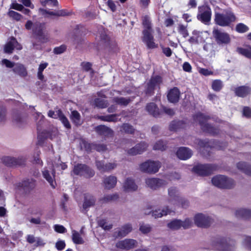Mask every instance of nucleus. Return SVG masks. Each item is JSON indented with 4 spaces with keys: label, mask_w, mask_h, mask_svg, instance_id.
Masks as SVG:
<instances>
[{
    "label": "nucleus",
    "mask_w": 251,
    "mask_h": 251,
    "mask_svg": "<svg viewBox=\"0 0 251 251\" xmlns=\"http://www.w3.org/2000/svg\"><path fill=\"white\" fill-rule=\"evenodd\" d=\"M144 29L142 31V41L146 44L148 49H154L158 47V45L154 42L153 35V30L151 28V23L148 17H144L143 20Z\"/></svg>",
    "instance_id": "obj_1"
},
{
    "label": "nucleus",
    "mask_w": 251,
    "mask_h": 251,
    "mask_svg": "<svg viewBox=\"0 0 251 251\" xmlns=\"http://www.w3.org/2000/svg\"><path fill=\"white\" fill-rule=\"evenodd\" d=\"M193 119L195 121H199L201 129L203 132L208 133L212 136H216L219 134L220 130L218 128L206 123L210 119L209 116L198 112L193 116Z\"/></svg>",
    "instance_id": "obj_2"
},
{
    "label": "nucleus",
    "mask_w": 251,
    "mask_h": 251,
    "mask_svg": "<svg viewBox=\"0 0 251 251\" xmlns=\"http://www.w3.org/2000/svg\"><path fill=\"white\" fill-rule=\"evenodd\" d=\"M46 29L45 23L36 22L32 27V33L34 38L42 43H46L49 41L48 34L46 33Z\"/></svg>",
    "instance_id": "obj_3"
},
{
    "label": "nucleus",
    "mask_w": 251,
    "mask_h": 251,
    "mask_svg": "<svg viewBox=\"0 0 251 251\" xmlns=\"http://www.w3.org/2000/svg\"><path fill=\"white\" fill-rule=\"evenodd\" d=\"M218 169L219 166L215 164H198L193 167L192 171L198 176H205L212 175Z\"/></svg>",
    "instance_id": "obj_4"
},
{
    "label": "nucleus",
    "mask_w": 251,
    "mask_h": 251,
    "mask_svg": "<svg viewBox=\"0 0 251 251\" xmlns=\"http://www.w3.org/2000/svg\"><path fill=\"white\" fill-rule=\"evenodd\" d=\"M212 184L221 189H232L235 185L234 181L223 175H217L214 176L212 179Z\"/></svg>",
    "instance_id": "obj_5"
},
{
    "label": "nucleus",
    "mask_w": 251,
    "mask_h": 251,
    "mask_svg": "<svg viewBox=\"0 0 251 251\" xmlns=\"http://www.w3.org/2000/svg\"><path fill=\"white\" fill-rule=\"evenodd\" d=\"M163 83V78L159 75L151 76L147 82L145 90V93L149 96H152L154 94L155 89L159 90L160 85Z\"/></svg>",
    "instance_id": "obj_6"
},
{
    "label": "nucleus",
    "mask_w": 251,
    "mask_h": 251,
    "mask_svg": "<svg viewBox=\"0 0 251 251\" xmlns=\"http://www.w3.org/2000/svg\"><path fill=\"white\" fill-rule=\"evenodd\" d=\"M229 240V239L217 235L212 237L211 246L214 250L230 251L231 247L228 242Z\"/></svg>",
    "instance_id": "obj_7"
},
{
    "label": "nucleus",
    "mask_w": 251,
    "mask_h": 251,
    "mask_svg": "<svg viewBox=\"0 0 251 251\" xmlns=\"http://www.w3.org/2000/svg\"><path fill=\"white\" fill-rule=\"evenodd\" d=\"M73 171L75 175L82 176L87 178L92 177L95 174L93 169L89 166L81 163L75 165Z\"/></svg>",
    "instance_id": "obj_8"
},
{
    "label": "nucleus",
    "mask_w": 251,
    "mask_h": 251,
    "mask_svg": "<svg viewBox=\"0 0 251 251\" xmlns=\"http://www.w3.org/2000/svg\"><path fill=\"white\" fill-rule=\"evenodd\" d=\"M100 42L104 46L109 47V51L113 53L119 52L120 49L117 42L115 40H111L106 34L105 31H103L100 34Z\"/></svg>",
    "instance_id": "obj_9"
},
{
    "label": "nucleus",
    "mask_w": 251,
    "mask_h": 251,
    "mask_svg": "<svg viewBox=\"0 0 251 251\" xmlns=\"http://www.w3.org/2000/svg\"><path fill=\"white\" fill-rule=\"evenodd\" d=\"M160 167L161 163L159 161L150 160L142 163L140 165V168L142 172L149 174L156 173Z\"/></svg>",
    "instance_id": "obj_10"
},
{
    "label": "nucleus",
    "mask_w": 251,
    "mask_h": 251,
    "mask_svg": "<svg viewBox=\"0 0 251 251\" xmlns=\"http://www.w3.org/2000/svg\"><path fill=\"white\" fill-rule=\"evenodd\" d=\"M213 36L216 42L219 45L227 44L230 42L229 35L225 32H223L218 28H214L212 31Z\"/></svg>",
    "instance_id": "obj_11"
},
{
    "label": "nucleus",
    "mask_w": 251,
    "mask_h": 251,
    "mask_svg": "<svg viewBox=\"0 0 251 251\" xmlns=\"http://www.w3.org/2000/svg\"><path fill=\"white\" fill-rule=\"evenodd\" d=\"M3 163L8 167H13L22 166L25 165L26 160L23 157L15 158L10 156H5L2 159Z\"/></svg>",
    "instance_id": "obj_12"
},
{
    "label": "nucleus",
    "mask_w": 251,
    "mask_h": 251,
    "mask_svg": "<svg viewBox=\"0 0 251 251\" xmlns=\"http://www.w3.org/2000/svg\"><path fill=\"white\" fill-rule=\"evenodd\" d=\"M194 222L198 227L207 228L210 226L212 220L209 216H206L202 213H198L195 216Z\"/></svg>",
    "instance_id": "obj_13"
},
{
    "label": "nucleus",
    "mask_w": 251,
    "mask_h": 251,
    "mask_svg": "<svg viewBox=\"0 0 251 251\" xmlns=\"http://www.w3.org/2000/svg\"><path fill=\"white\" fill-rule=\"evenodd\" d=\"M137 244V242L134 239H126L118 241L116 244V247L122 250L128 251L135 247Z\"/></svg>",
    "instance_id": "obj_14"
},
{
    "label": "nucleus",
    "mask_w": 251,
    "mask_h": 251,
    "mask_svg": "<svg viewBox=\"0 0 251 251\" xmlns=\"http://www.w3.org/2000/svg\"><path fill=\"white\" fill-rule=\"evenodd\" d=\"M147 185L152 190H157L167 184V182L158 178H148L145 181Z\"/></svg>",
    "instance_id": "obj_15"
},
{
    "label": "nucleus",
    "mask_w": 251,
    "mask_h": 251,
    "mask_svg": "<svg viewBox=\"0 0 251 251\" xmlns=\"http://www.w3.org/2000/svg\"><path fill=\"white\" fill-rule=\"evenodd\" d=\"M35 180L33 178H27L17 184V186L22 188L25 192H30L35 187Z\"/></svg>",
    "instance_id": "obj_16"
},
{
    "label": "nucleus",
    "mask_w": 251,
    "mask_h": 251,
    "mask_svg": "<svg viewBox=\"0 0 251 251\" xmlns=\"http://www.w3.org/2000/svg\"><path fill=\"white\" fill-rule=\"evenodd\" d=\"M235 95L244 98L251 95V87L248 85H242L235 87L233 90Z\"/></svg>",
    "instance_id": "obj_17"
},
{
    "label": "nucleus",
    "mask_w": 251,
    "mask_h": 251,
    "mask_svg": "<svg viewBox=\"0 0 251 251\" xmlns=\"http://www.w3.org/2000/svg\"><path fill=\"white\" fill-rule=\"evenodd\" d=\"M180 94L179 89L176 87H174L168 91L167 95V99L171 103H176L180 100Z\"/></svg>",
    "instance_id": "obj_18"
},
{
    "label": "nucleus",
    "mask_w": 251,
    "mask_h": 251,
    "mask_svg": "<svg viewBox=\"0 0 251 251\" xmlns=\"http://www.w3.org/2000/svg\"><path fill=\"white\" fill-rule=\"evenodd\" d=\"M148 145L145 142H141L136 144L134 147L127 151V153L131 155L140 154L145 151Z\"/></svg>",
    "instance_id": "obj_19"
},
{
    "label": "nucleus",
    "mask_w": 251,
    "mask_h": 251,
    "mask_svg": "<svg viewBox=\"0 0 251 251\" xmlns=\"http://www.w3.org/2000/svg\"><path fill=\"white\" fill-rule=\"evenodd\" d=\"M192 151L186 147H180L176 152L177 157L181 159L185 160L190 158L192 155Z\"/></svg>",
    "instance_id": "obj_20"
},
{
    "label": "nucleus",
    "mask_w": 251,
    "mask_h": 251,
    "mask_svg": "<svg viewBox=\"0 0 251 251\" xmlns=\"http://www.w3.org/2000/svg\"><path fill=\"white\" fill-rule=\"evenodd\" d=\"M236 17H215V22L216 24L221 26H228L234 22Z\"/></svg>",
    "instance_id": "obj_21"
},
{
    "label": "nucleus",
    "mask_w": 251,
    "mask_h": 251,
    "mask_svg": "<svg viewBox=\"0 0 251 251\" xmlns=\"http://www.w3.org/2000/svg\"><path fill=\"white\" fill-rule=\"evenodd\" d=\"M132 230V227L131 224H127L120 228L118 231H116L114 233V236L116 238L123 237L126 236Z\"/></svg>",
    "instance_id": "obj_22"
},
{
    "label": "nucleus",
    "mask_w": 251,
    "mask_h": 251,
    "mask_svg": "<svg viewBox=\"0 0 251 251\" xmlns=\"http://www.w3.org/2000/svg\"><path fill=\"white\" fill-rule=\"evenodd\" d=\"M97 133L105 137L112 136L113 135V131L110 127L105 125H99L95 127Z\"/></svg>",
    "instance_id": "obj_23"
},
{
    "label": "nucleus",
    "mask_w": 251,
    "mask_h": 251,
    "mask_svg": "<svg viewBox=\"0 0 251 251\" xmlns=\"http://www.w3.org/2000/svg\"><path fill=\"white\" fill-rule=\"evenodd\" d=\"M96 165L97 169L101 172H108L116 167L115 163H108L104 164L102 161H96Z\"/></svg>",
    "instance_id": "obj_24"
},
{
    "label": "nucleus",
    "mask_w": 251,
    "mask_h": 251,
    "mask_svg": "<svg viewBox=\"0 0 251 251\" xmlns=\"http://www.w3.org/2000/svg\"><path fill=\"white\" fill-rule=\"evenodd\" d=\"M96 199L95 197L91 194L86 193L84 195V201L83 208L86 210L87 208L94 206L95 204Z\"/></svg>",
    "instance_id": "obj_25"
},
{
    "label": "nucleus",
    "mask_w": 251,
    "mask_h": 251,
    "mask_svg": "<svg viewBox=\"0 0 251 251\" xmlns=\"http://www.w3.org/2000/svg\"><path fill=\"white\" fill-rule=\"evenodd\" d=\"M16 44H18L16 39L14 37L10 38V41H8L4 47V52L6 53L11 54L13 52Z\"/></svg>",
    "instance_id": "obj_26"
},
{
    "label": "nucleus",
    "mask_w": 251,
    "mask_h": 251,
    "mask_svg": "<svg viewBox=\"0 0 251 251\" xmlns=\"http://www.w3.org/2000/svg\"><path fill=\"white\" fill-rule=\"evenodd\" d=\"M146 110L154 117H158L160 115V112L157 105L154 102L148 103L146 106Z\"/></svg>",
    "instance_id": "obj_27"
},
{
    "label": "nucleus",
    "mask_w": 251,
    "mask_h": 251,
    "mask_svg": "<svg viewBox=\"0 0 251 251\" xmlns=\"http://www.w3.org/2000/svg\"><path fill=\"white\" fill-rule=\"evenodd\" d=\"M52 174L53 175V178L51 176L50 174V172L48 170H45L42 172V174H43V176L44 178H45L46 180L50 183L51 187L53 189H54L55 188V186L56 185V182L54 180V174H55L54 170H52Z\"/></svg>",
    "instance_id": "obj_28"
},
{
    "label": "nucleus",
    "mask_w": 251,
    "mask_h": 251,
    "mask_svg": "<svg viewBox=\"0 0 251 251\" xmlns=\"http://www.w3.org/2000/svg\"><path fill=\"white\" fill-rule=\"evenodd\" d=\"M186 123L182 120L173 121L169 125V130L170 131H176L181 128L185 127Z\"/></svg>",
    "instance_id": "obj_29"
},
{
    "label": "nucleus",
    "mask_w": 251,
    "mask_h": 251,
    "mask_svg": "<svg viewBox=\"0 0 251 251\" xmlns=\"http://www.w3.org/2000/svg\"><path fill=\"white\" fill-rule=\"evenodd\" d=\"M124 188L126 191H134L137 189L138 186L133 179L127 178L124 183Z\"/></svg>",
    "instance_id": "obj_30"
},
{
    "label": "nucleus",
    "mask_w": 251,
    "mask_h": 251,
    "mask_svg": "<svg viewBox=\"0 0 251 251\" xmlns=\"http://www.w3.org/2000/svg\"><path fill=\"white\" fill-rule=\"evenodd\" d=\"M70 119L75 126L78 127L81 125V116L77 110H73L71 112L70 116Z\"/></svg>",
    "instance_id": "obj_31"
},
{
    "label": "nucleus",
    "mask_w": 251,
    "mask_h": 251,
    "mask_svg": "<svg viewBox=\"0 0 251 251\" xmlns=\"http://www.w3.org/2000/svg\"><path fill=\"white\" fill-rule=\"evenodd\" d=\"M235 216L237 218L249 219L251 218V210L244 208L238 209L235 212Z\"/></svg>",
    "instance_id": "obj_32"
},
{
    "label": "nucleus",
    "mask_w": 251,
    "mask_h": 251,
    "mask_svg": "<svg viewBox=\"0 0 251 251\" xmlns=\"http://www.w3.org/2000/svg\"><path fill=\"white\" fill-rule=\"evenodd\" d=\"M12 71L15 74H17L22 77H25L27 75L26 68L21 64H17L15 65Z\"/></svg>",
    "instance_id": "obj_33"
},
{
    "label": "nucleus",
    "mask_w": 251,
    "mask_h": 251,
    "mask_svg": "<svg viewBox=\"0 0 251 251\" xmlns=\"http://www.w3.org/2000/svg\"><path fill=\"white\" fill-rule=\"evenodd\" d=\"M237 168L246 175L251 176V165L245 162H239L237 164Z\"/></svg>",
    "instance_id": "obj_34"
},
{
    "label": "nucleus",
    "mask_w": 251,
    "mask_h": 251,
    "mask_svg": "<svg viewBox=\"0 0 251 251\" xmlns=\"http://www.w3.org/2000/svg\"><path fill=\"white\" fill-rule=\"evenodd\" d=\"M120 131L127 134H134L135 129L133 126L128 123H124L120 126Z\"/></svg>",
    "instance_id": "obj_35"
},
{
    "label": "nucleus",
    "mask_w": 251,
    "mask_h": 251,
    "mask_svg": "<svg viewBox=\"0 0 251 251\" xmlns=\"http://www.w3.org/2000/svg\"><path fill=\"white\" fill-rule=\"evenodd\" d=\"M106 188L110 189L115 187L117 183V177L114 176H109L105 177L103 181Z\"/></svg>",
    "instance_id": "obj_36"
},
{
    "label": "nucleus",
    "mask_w": 251,
    "mask_h": 251,
    "mask_svg": "<svg viewBox=\"0 0 251 251\" xmlns=\"http://www.w3.org/2000/svg\"><path fill=\"white\" fill-rule=\"evenodd\" d=\"M172 211L169 208L168 206L165 207L161 211L160 209L155 210L152 211V216L155 218H160L163 216H166L168 214H170Z\"/></svg>",
    "instance_id": "obj_37"
},
{
    "label": "nucleus",
    "mask_w": 251,
    "mask_h": 251,
    "mask_svg": "<svg viewBox=\"0 0 251 251\" xmlns=\"http://www.w3.org/2000/svg\"><path fill=\"white\" fill-rule=\"evenodd\" d=\"M50 135V132L47 130H44L41 132L38 133L37 143V145L39 146H43L45 141L48 138Z\"/></svg>",
    "instance_id": "obj_38"
},
{
    "label": "nucleus",
    "mask_w": 251,
    "mask_h": 251,
    "mask_svg": "<svg viewBox=\"0 0 251 251\" xmlns=\"http://www.w3.org/2000/svg\"><path fill=\"white\" fill-rule=\"evenodd\" d=\"M237 52L245 57L251 59V46H247L246 48L239 47L237 49Z\"/></svg>",
    "instance_id": "obj_39"
},
{
    "label": "nucleus",
    "mask_w": 251,
    "mask_h": 251,
    "mask_svg": "<svg viewBox=\"0 0 251 251\" xmlns=\"http://www.w3.org/2000/svg\"><path fill=\"white\" fill-rule=\"evenodd\" d=\"M113 101L117 104L121 106H127L131 101L129 98H126L124 97H114L113 98Z\"/></svg>",
    "instance_id": "obj_40"
},
{
    "label": "nucleus",
    "mask_w": 251,
    "mask_h": 251,
    "mask_svg": "<svg viewBox=\"0 0 251 251\" xmlns=\"http://www.w3.org/2000/svg\"><path fill=\"white\" fill-rule=\"evenodd\" d=\"M50 16H69L70 15L75 14V13L73 12L72 10H68L66 9H62L60 10L56 11L55 12H48L47 13Z\"/></svg>",
    "instance_id": "obj_41"
},
{
    "label": "nucleus",
    "mask_w": 251,
    "mask_h": 251,
    "mask_svg": "<svg viewBox=\"0 0 251 251\" xmlns=\"http://www.w3.org/2000/svg\"><path fill=\"white\" fill-rule=\"evenodd\" d=\"M198 145L201 148L211 149L213 146L211 144V141L208 139H198L197 141Z\"/></svg>",
    "instance_id": "obj_42"
},
{
    "label": "nucleus",
    "mask_w": 251,
    "mask_h": 251,
    "mask_svg": "<svg viewBox=\"0 0 251 251\" xmlns=\"http://www.w3.org/2000/svg\"><path fill=\"white\" fill-rule=\"evenodd\" d=\"M199 13L198 16H211V9L206 5L199 7Z\"/></svg>",
    "instance_id": "obj_43"
},
{
    "label": "nucleus",
    "mask_w": 251,
    "mask_h": 251,
    "mask_svg": "<svg viewBox=\"0 0 251 251\" xmlns=\"http://www.w3.org/2000/svg\"><path fill=\"white\" fill-rule=\"evenodd\" d=\"M169 197L175 201H178L180 198L178 192L176 187H172L168 189Z\"/></svg>",
    "instance_id": "obj_44"
},
{
    "label": "nucleus",
    "mask_w": 251,
    "mask_h": 251,
    "mask_svg": "<svg viewBox=\"0 0 251 251\" xmlns=\"http://www.w3.org/2000/svg\"><path fill=\"white\" fill-rule=\"evenodd\" d=\"M181 220L175 219L167 224V226L172 230H178L181 227Z\"/></svg>",
    "instance_id": "obj_45"
},
{
    "label": "nucleus",
    "mask_w": 251,
    "mask_h": 251,
    "mask_svg": "<svg viewBox=\"0 0 251 251\" xmlns=\"http://www.w3.org/2000/svg\"><path fill=\"white\" fill-rule=\"evenodd\" d=\"M72 240L73 242L76 244H82L84 243V241L78 232L75 230L72 231Z\"/></svg>",
    "instance_id": "obj_46"
},
{
    "label": "nucleus",
    "mask_w": 251,
    "mask_h": 251,
    "mask_svg": "<svg viewBox=\"0 0 251 251\" xmlns=\"http://www.w3.org/2000/svg\"><path fill=\"white\" fill-rule=\"evenodd\" d=\"M95 105L99 108H105L108 106V101L106 100L100 98H96L94 100Z\"/></svg>",
    "instance_id": "obj_47"
},
{
    "label": "nucleus",
    "mask_w": 251,
    "mask_h": 251,
    "mask_svg": "<svg viewBox=\"0 0 251 251\" xmlns=\"http://www.w3.org/2000/svg\"><path fill=\"white\" fill-rule=\"evenodd\" d=\"M167 142H164L162 140H159L155 143L153 146V149L154 150L164 151L166 150L167 148Z\"/></svg>",
    "instance_id": "obj_48"
},
{
    "label": "nucleus",
    "mask_w": 251,
    "mask_h": 251,
    "mask_svg": "<svg viewBox=\"0 0 251 251\" xmlns=\"http://www.w3.org/2000/svg\"><path fill=\"white\" fill-rule=\"evenodd\" d=\"M117 116V114L107 115L105 116H100L98 117V119L104 122H116L117 121V119L116 118Z\"/></svg>",
    "instance_id": "obj_49"
},
{
    "label": "nucleus",
    "mask_w": 251,
    "mask_h": 251,
    "mask_svg": "<svg viewBox=\"0 0 251 251\" xmlns=\"http://www.w3.org/2000/svg\"><path fill=\"white\" fill-rule=\"evenodd\" d=\"M211 87L214 91L219 92L223 87V82L220 79L214 80L212 82Z\"/></svg>",
    "instance_id": "obj_50"
},
{
    "label": "nucleus",
    "mask_w": 251,
    "mask_h": 251,
    "mask_svg": "<svg viewBox=\"0 0 251 251\" xmlns=\"http://www.w3.org/2000/svg\"><path fill=\"white\" fill-rule=\"evenodd\" d=\"M118 198L119 196L117 194L106 195L101 199H100V201H102L103 203H107L112 201L116 200Z\"/></svg>",
    "instance_id": "obj_51"
},
{
    "label": "nucleus",
    "mask_w": 251,
    "mask_h": 251,
    "mask_svg": "<svg viewBox=\"0 0 251 251\" xmlns=\"http://www.w3.org/2000/svg\"><path fill=\"white\" fill-rule=\"evenodd\" d=\"M192 34L193 36L188 39V42L191 44H198L199 43V38L200 37L199 32L194 30L192 32Z\"/></svg>",
    "instance_id": "obj_52"
},
{
    "label": "nucleus",
    "mask_w": 251,
    "mask_h": 251,
    "mask_svg": "<svg viewBox=\"0 0 251 251\" xmlns=\"http://www.w3.org/2000/svg\"><path fill=\"white\" fill-rule=\"evenodd\" d=\"M178 33L181 34L184 38L187 37L189 35L188 31L186 28V26L182 24H179L177 27Z\"/></svg>",
    "instance_id": "obj_53"
},
{
    "label": "nucleus",
    "mask_w": 251,
    "mask_h": 251,
    "mask_svg": "<svg viewBox=\"0 0 251 251\" xmlns=\"http://www.w3.org/2000/svg\"><path fill=\"white\" fill-rule=\"evenodd\" d=\"M98 226L104 230H110L112 228V225H107L105 219H100L98 221Z\"/></svg>",
    "instance_id": "obj_54"
},
{
    "label": "nucleus",
    "mask_w": 251,
    "mask_h": 251,
    "mask_svg": "<svg viewBox=\"0 0 251 251\" xmlns=\"http://www.w3.org/2000/svg\"><path fill=\"white\" fill-rule=\"evenodd\" d=\"M249 30V28L243 23L238 24L236 26V30L238 33H245Z\"/></svg>",
    "instance_id": "obj_55"
},
{
    "label": "nucleus",
    "mask_w": 251,
    "mask_h": 251,
    "mask_svg": "<svg viewBox=\"0 0 251 251\" xmlns=\"http://www.w3.org/2000/svg\"><path fill=\"white\" fill-rule=\"evenodd\" d=\"M93 150L97 151H104L107 150V146L105 144L94 143Z\"/></svg>",
    "instance_id": "obj_56"
},
{
    "label": "nucleus",
    "mask_w": 251,
    "mask_h": 251,
    "mask_svg": "<svg viewBox=\"0 0 251 251\" xmlns=\"http://www.w3.org/2000/svg\"><path fill=\"white\" fill-rule=\"evenodd\" d=\"M65 127L68 129H70L71 128V125L67 119V118L65 116V115L62 117L61 118L59 119Z\"/></svg>",
    "instance_id": "obj_57"
},
{
    "label": "nucleus",
    "mask_w": 251,
    "mask_h": 251,
    "mask_svg": "<svg viewBox=\"0 0 251 251\" xmlns=\"http://www.w3.org/2000/svg\"><path fill=\"white\" fill-rule=\"evenodd\" d=\"M67 49V47L65 45H62L59 47L54 48L53 52L56 54H59L63 53Z\"/></svg>",
    "instance_id": "obj_58"
},
{
    "label": "nucleus",
    "mask_w": 251,
    "mask_h": 251,
    "mask_svg": "<svg viewBox=\"0 0 251 251\" xmlns=\"http://www.w3.org/2000/svg\"><path fill=\"white\" fill-rule=\"evenodd\" d=\"M151 227L149 225H144V224L140 226L139 230L144 234H147L151 231Z\"/></svg>",
    "instance_id": "obj_59"
},
{
    "label": "nucleus",
    "mask_w": 251,
    "mask_h": 251,
    "mask_svg": "<svg viewBox=\"0 0 251 251\" xmlns=\"http://www.w3.org/2000/svg\"><path fill=\"white\" fill-rule=\"evenodd\" d=\"M14 120L19 126L26 122L25 119L22 117L20 114H15L14 117Z\"/></svg>",
    "instance_id": "obj_60"
},
{
    "label": "nucleus",
    "mask_w": 251,
    "mask_h": 251,
    "mask_svg": "<svg viewBox=\"0 0 251 251\" xmlns=\"http://www.w3.org/2000/svg\"><path fill=\"white\" fill-rule=\"evenodd\" d=\"M181 227L184 229H187L190 228L192 225V221L189 218H186L184 221L181 222Z\"/></svg>",
    "instance_id": "obj_61"
},
{
    "label": "nucleus",
    "mask_w": 251,
    "mask_h": 251,
    "mask_svg": "<svg viewBox=\"0 0 251 251\" xmlns=\"http://www.w3.org/2000/svg\"><path fill=\"white\" fill-rule=\"evenodd\" d=\"M94 143H90L88 142L83 140L82 142V145L85 149V151L87 152L91 151L92 150H93V145Z\"/></svg>",
    "instance_id": "obj_62"
},
{
    "label": "nucleus",
    "mask_w": 251,
    "mask_h": 251,
    "mask_svg": "<svg viewBox=\"0 0 251 251\" xmlns=\"http://www.w3.org/2000/svg\"><path fill=\"white\" fill-rule=\"evenodd\" d=\"M160 47L162 50V52L167 57H170L173 53L172 50L169 47H165L162 45H160Z\"/></svg>",
    "instance_id": "obj_63"
},
{
    "label": "nucleus",
    "mask_w": 251,
    "mask_h": 251,
    "mask_svg": "<svg viewBox=\"0 0 251 251\" xmlns=\"http://www.w3.org/2000/svg\"><path fill=\"white\" fill-rule=\"evenodd\" d=\"M243 116L247 118H251V108L249 106H244L242 111Z\"/></svg>",
    "instance_id": "obj_64"
}]
</instances>
